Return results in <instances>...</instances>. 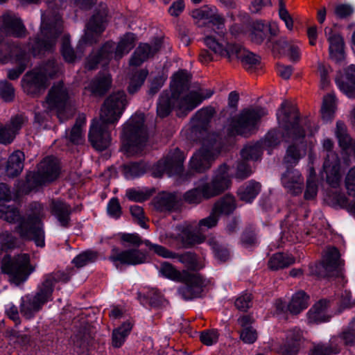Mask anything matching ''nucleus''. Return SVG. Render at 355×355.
I'll return each instance as SVG.
<instances>
[{
    "label": "nucleus",
    "mask_w": 355,
    "mask_h": 355,
    "mask_svg": "<svg viewBox=\"0 0 355 355\" xmlns=\"http://www.w3.org/2000/svg\"><path fill=\"white\" fill-rule=\"evenodd\" d=\"M127 105L123 91L113 92L105 100L100 117L92 121L89 132V140L95 149L103 150L109 147L111 144L109 127L118 122Z\"/></svg>",
    "instance_id": "f257e3e1"
},
{
    "label": "nucleus",
    "mask_w": 355,
    "mask_h": 355,
    "mask_svg": "<svg viewBox=\"0 0 355 355\" xmlns=\"http://www.w3.org/2000/svg\"><path fill=\"white\" fill-rule=\"evenodd\" d=\"M277 118L284 132L275 130L269 131L261 141L263 146L273 148L279 145L282 139L297 141L304 137L305 130L300 124L299 114L295 108L288 107V103H282L277 110Z\"/></svg>",
    "instance_id": "f03ea898"
},
{
    "label": "nucleus",
    "mask_w": 355,
    "mask_h": 355,
    "mask_svg": "<svg viewBox=\"0 0 355 355\" xmlns=\"http://www.w3.org/2000/svg\"><path fill=\"white\" fill-rule=\"evenodd\" d=\"M218 219V214L213 209L209 216L199 221L198 227L195 222L176 226L166 233L165 238L168 239L169 245L178 249L189 248L202 243L205 237L199 231L215 227Z\"/></svg>",
    "instance_id": "7ed1b4c3"
},
{
    "label": "nucleus",
    "mask_w": 355,
    "mask_h": 355,
    "mask_svg": "<svg viewBox=\"0 0 355 355\" xmlns=\"http://www.w3.org/2000/svg\"><path fill=\"white\" fill-rule=\"evenodd\" d=\"M213 94L212 90L201 87L196 91H191L180 98H177L175 92H164L157 102V115L162 118L166 117L170 114L172 107H175L178 116H185L188 112L196 107L203 100L210 98Z\"/></svg>",
    "instance_id": "20e7f679"
},
{
    "label": "nucleus",
    "mask_w": 355,
    "mask_h": 355,
    "mask_svg": "<svg viewBox=\"0 0 355 355\" xmlns=\"http://www.w3.org/2000/svg\"><path fill=\"white\" fill-rule=\"evenodd\" d=\"M72 270L67 272L57 271L46 275L34 296H26L22 299L21 313L27 319L32 318L47 302L52 300L53 287L57 282L66 283L70 279Z\"/></svg>",
    "instance_id": "39448f33"
},
{
    "label": "nucleus",
    "mask_w": 355,
    "mask_h": 355,
    "mask_svg": "<svg viewBox=\"0 0 355 355\" xmlns=\"http://www.w3.org/2000/svg\"><path fill=\"white\" fill-rule=\"evenodd\" d=\"M63 31L62 21L58 14L47 12L42 15L40 32L28 48L34 57L42 56L55 49L58 37Z\"/></svg>",
    "instance_id": "423d86ee"
},
{
    "label": "nucleus",
    "mask_w": 355,
    "mask_h": 355,
    "mask_svg": "<svg viewBox=\"0 0 355 355\" xmlns=\"http://www.w3.org/2000/svg\"><path fill=\"white\" fill-rule=\"evenodd\" d=\"M228 171L229 168L226 164L221 165L210 182L201 180L196 188L187 191L183 196L184 201L189 204L198 205L204 199H209L224 192L231 185Z\"/></svg>",
    "instance_id": "0eeeda50"
},
{
    "label": "nucleus",
    "mask_w": 355,
    "mask_h": 355,
    "mask_svg": "<svg viewBox=\"0 0 355 355\" xmlns=\"http://www.w3.org/2000/svg\"><path fill=\"white\" fill-rule=\"evenodd\" d=\"M158 271L167 279L184 283V285L178 288V293L183 299L189 300L200 297L205 283L200 274L191 273L186 270H178L166 261L161 263Z\"/></svg>",
    "instance_id": "6e6552de"
},
{
    "label": "nucleus",
    "mask_w": 355,
    "mask_h": 355,
    "mask_svg": "<svg viewBox=\"0 0 355 355\" xmlns=\"http://www.w3.org/2000/svg\"><path fill=\"white\" fill-rule=\"evenodd\" d=\"M121 139L123 150L128 156L142 155L146 152L148 133L144 114H135L123 125Z\"/></svg>",
    "instance_id": "1a4fd4ad"
},
{
    "label": "nucleus",
    "mask_w": 355,
    "mask_h": 355,
    "mask_svg": "<svg viewBox=\"0 0 355 355\" xmlns=\"http://www.w3.org/2000/svg\"><path fill=\"white\" fill-rule=\"evenodd\" d=\"M135 35L133 33L125 34L116 46L113 42H106L100 50L92 52L88 57L85 67L93 70L97 67L98 64L107 65L112 58L116 60L121 58L135 46Z\"/></svg>",
    "instance_id": "9d476101"
},
{
    "label": "nucleus",
    "mask_w": 355,
    "mask_h": 355,
    "mask_svg": "<svg viewBox=\"0 0 355 355\" xmlns=\"http://www.w3.org/2000/svg\"><path fill=\"white\" fill-rule=\"evenodd\" d=\"M204 38L205 44L216 54L227 57L230 60L234 57L239 59L243 66L250 70L259 64V57L248 51L239 44H230L227 42H220L213 35L207 34Z\"/></svg>",
    "instance_id": "9b49d317"
},
{
    "label": "nucleus",
    "mask_w": 355,
    "mask_h": 355,
    "mask_svg": "<svg viewBox=\"0 0 355 355\" xmlns=\"http://www.w3.org/2000/svg\"><path fill=\"white\" fill-rule=\"evenodd\" d=\"M46 214L43 205L33 202L30 205V213L26 220H20L16 231L24 239L33 240L38 247H44V232L42 227L41 220Z\"/></svg>",
    "instance_id": "f8f14e48"
},
{
    "label": "nucleus",
    "mask_w": 355,
    "mask_h": 355,
    "mask_svg": "<svg viewBox=\"0 0 355 355\" xmlns=\"http://www.w3.org/2000/svg\"><path fill=\"white\" fill-rule=\"evenodd\" d=\"M44 106L49 110H55L61 122L72 117L76 111L71 94L62 82L52 86L46 97Z\"/></svg>",
    "instance_id": "ddd939ff"
},
{
    "label": "nucleus",
    "mask_w": 355,
    "mask_h": 355,
    "mask_svg": "<svg viewBox=\"0 0 355 355\" xmlns=\"http://www.w3.org/2000/svg\"><path fill=\"white\" fill-rule=\"evenodd\" d=\"M58 70L55 62L50 60L42 68L27 73L21 81L24 91L28 94L37 95L46 88L49 78H52Z\"/></svg>",
    "instance_id": "4468645a"
},
{
    "label": "nucleus",
    "mask_w": 355,
    "mask_h": 355,
    "mask_svg": "<svg viewBox=\"0 0 355 355\" xmlns=\"http://www.w3.org/2000/svg\"><path fill=\"white\" fill-rule=\"evenodd\" d=\"M60 172L58 160L53 157H44L37 165L36 172H29L26 175L28 187L34 188L56 180Z\"/></svg>",
    "instance_id": "2eb2a0df"
},
{
    "label": "nucleus",
    "mask_w": 355,
    "mask_h": 355,
    "mask_svg": "<svg viewBox=\"0 0 355 355\" xmlns=\"http://www.w3.org/2000/svg\"><path fill=\"white\" fill-rule=\"evenodd\" d=\"M30 257L28 254H19L13 259L4 257L1 263V270L7 274L10 282L19 284L28 278L33 270L29 264Z\"/></svg>",
    "instance_id": "dca6fc26"
},
{
    "label": "nucleus",
    "mask_w": 355,
    "mask_h": 355,
    "mask_svg": "<svg viewBox=\"0 0 355 355\" xmlns=\"http://www.w3.org/2000/svg\"><path fill=\"white\" fill-rule=\"evenodd\" d=\"M267 114L262 107L250 108L243 110L230 124V133L248 137L254 130L260 119Z\"/></svg>",
    "instance_id": "f3484780"
},
{
    "label": "nucleus",
    "mask_w": 355,
    "mask_h": 355,
    "mask_svg": "<svg viewBox=\"0 0 355 355\" xmlns=\"http://www.w3.org/2000/svg\"><path fill=\"white\" fill-rule=\"evenodd\" d=\"M26 49V46L1 44L0 40V61L5 62L8 58H10L15 59L18 65L16 69L8 71V77L9 79H17L26 69L29 62V55Z\"/></svg>",
    "instance_id": "a211bd4d"
},
{
    "label": "nucleus",
    "mask_w": 355,
    "mask_h": 355,
    "mask_svg": "<svg viewBox=\"0 0 355 355\" xmlns=\"http://www.w3.org/2000/svg\"><path fill=\"white\" fill-rule=\"evenodd\" d=\"M323 151L325 157L323 163V171L326 174L327 182L333 187H336L341 179L340 160L334 149V142L327 138L322 141Z\"/></svg>",
    "instance_id": "6ab92c4d"
},
{
    "label": "nucleus",
    "mask_w": 355,
    "mask_h": 355,
    "mask_svg": "<svg viewBox=\"0 0 355 355\" xmlns=\"http://www.w3.org/2000/svg\"><path fill=\"white\" fill-rule=\"evenodd\" d=\"M191 16L198 26L211 24L217 30V34L223 37L225 32V18L214 6H203L191 12Z\"/></svg>",
    "instance_id": "aec40b11"
},
{
    "label": "nucleus",
    "mask_w": 355,
    "mask_h": 355,
    "mask_svg": "<svg viewBox=\"0 0 355 355\" xmlns=\"http://www.w3.org/2000/svg\"><path fill=\"white\" fill-rule=\"evenodd\" d=\"M107 14L106 4L101 3L98 10L87 24L85 33L82 39L83 42L92 45L98 42L101 34L105 29Z\"/></svg>",
    "instance_id": "412c9836"
},
{
    "label": "nucleus",
    "mask_w": 355,
    "mask_h": 355,
    "mask_svg": "<svg viewBox=\"0 0 355 355\" xmlns=\"http://www.w3.org/2000/svg\"><path fill=\"white\" fill-rule=\"evenodd\" d=\"M184 157L178 149L168 154L164 159H160L153 168V175L159 178L164 173L171 176L182 171Z\"/></svg>",
    "instance_id": "4be33fe9"
},
{
    "label": "nucleus",
    "mask_w": 355,
    "mask_h": 355,
    "mask_svg": "<svg viewBox=\"0 0 355 355\" xmlns=\"http://www.w3.org/2000/svg\"><path fill=\"white\" fill-rule=\"evenodd\" d=\"M26 28L22 20L12 11H6L0 15V33L5 36L24 37Z\"/></svg>",
    "instance_id": "5701e85b"
},
{
    "label": "nucleus",
    "mask_w": 355,
    "mask_h": 355,
    "mask_svg": "<svg viewBox=\"0 0 355 355\" xmlns=\"http://www.w3.org/2000/svg\"><path fill=\"white\" fill-rule=\"evenodd\" d=\"M108 259L119 268V265H138L146 262V255L138 249L121 250L112 248Z\"/></svg>",
    "instance_id": "b1692460"
},
{
    "label": "nucleus",
    "mask_w": 355,
    "mask_h": 355,
    "mask_svg": "<svg viewBox=\"0 0 355 355\" xmlns=\"http://www.w3.org/2000/svg\"><path fill=\"white\" fill-rule=\"evenodd\" d=\"M340 253L334 247L328 248L322 261L317 266L319 276H339L341 274L343 261L340 259Z\"/></svg>",
    "instance_id": "393cba45"
},
{
    "label": "nucleus",
    "mask_w": 355,
    "mask_h": 355,
    "mask_svg": "<svg viewBox=\"0 0 355 355\" xmlns=\"http://www.w3.org/2000/svg\"><path fill=\"white\" fill-rule=\"evenodd\" d=\"M27 122L28 119L24 114L12 116L5 124L0 122V144L8 145L12 143L19 130Z\"/></svg>",
    "instance_id": "a878e982"
},
{
    "label": "nucleus",
    "mask_w": 355,
    "mask_h": 355,
    "mask_svg": "<svg viewBox=\"0 0 355 355\" xmlns=\"http://www.w3.org/2000/svg\"><path fill=\"white\" fill-rule=\"evenodd\" d=\"M216 140L211 146H207L204 141L203 146L196 153L191 159L190 166L194 171L202 173L211 167L214 157L218 153Z\"/></svg>",
    "instance_id": "bb28decb"
},
{
    "label": "nucleus",
    "mask_w": 355,
    "mask_h": 355,
    "mask_svg": "<svg viewBox=\"0 0 355 355\" xmlns=\"http://www.w3.org/2000/svg\"><path fill=\"white\" fill-rule=\"evenodd\" d=\"M237 324L239 327L238 333L240 340L245 344H254L259 338L257 330L253 327L255 320L251 315H242L238 318Z\"/></svg>",
    "instance_id": "cd10ccee"
},
{
    "label": "nucleus",
    "mask_w": 355,
    "mask_h": 355,
    "mask_svg": "<svg viewBox=\"0 0 355 355\" xmlns=\"http://www.w3.org/2000/svg\"><path fill=\"white\" fill-rule=\"evenodd\" d=\"M324 34L329 43L330 58L336 62L342 61L345 58L344 40L343 37L337 33H334L332 28L326 27Z\"/></svg>",
    "instance_id": "c85d7f7f"
},
{
    "label": "nucleus",
    "mask_w": 355,
    "mask_h": 355,
    "mask_svg": "<svg viewBox=\"0 0 355 355\" xmlns=\"http://www.w3.org/2000/svg\"><path fill=\"white\" fill-rule=\"evenodd\" d=\"M304 341L303 331L297 327L290 329L280 351L284 355H296Z\"/></svg>",
    "instance_id": "c756f323"
},
{
    "label": "nucleus",
    "mask_w": 355,
    "mask_h": 355,
    "mask_svg": "<svg viewBox=\"0 0 355 355\" xmlns=\"http://www.w3.org/2000/svg\"><path fill=\"white\" fill-rule=\"evenodd\" d=\"M51 213L55 216L59 225L67 228L70 226L71 214L72 209L71 206L60 200H52L49 205Z\"/></svg>",
    "instance_id": "7c9ffc66"
},
{
    "label": "nucleus",
    "mask_w": 355,
    "mask_h": 355,
    "mask_svg": "<svg viewBox=\"0 0 355 355\" xmlns=\"http://www.w3.org/2000/svg\"><path fill=\"white\" fill-rule=\"evenodd\" d=\"M180 197L175 193L162 192L153 199V206L159 212H171L179 208Z\"/></svg>",
    "instance_id": "2f4dec72"
},
{
    "label": "nucleus",
    "mask_w": 355,
    "mask_h": 355,
    "mask_svg": "<svg viewBox=\"0 0 355 355\" xmlns=\"http://www.w3.org/2000/svg\"><path fill=\"white\" fill-rule=\"evenodd\" d=\"M282 183L288 192L298 195L302 193L304 179L299 171L287 170L282 177Z\"/></svg>",
    "instance_id": "473e14b6"
},
{
    "label": "nucleus",
    "mask_w": 355,
    "mask_h": 355,
    "mask_svg": "<svg viewBox=\"0 0 355 355\" xmlns=\"http://www.w3.org/2000/svg\"><path fill=\"white\" fill-rule=\"evenodd\" d=\"M159 49V44H155L150 46L148 44H140L134 52L130 60V65L139 66L148 58L153 56Z\"/></svg>",
    "instance_id": "72a5a7b5"
},
{
    "label": "nucleus",
    "mask_w": 355,
    "mask_h": 355,
    "mask_svg": "<svg viewBox=\"0 0 355 355\" xmlns=\"http://www.w3.org/2000/svg\"><path fill=\"white\" fill-rule=\"evenodd\" d=\"M112 78L108 73H99L89 83L88 87L95 96L104 95L111 87Z\"/></svg>",
    "instance_id": "f704fd0d"
},
{
    "label": "nucleus",
    "mask_w": 355,
    "mask_h": 355,
    "mask_svg": "<svg viewBox=\"0 0 355 355\" xmlns=\"http://www.w3.org/2000/svg\"><path fill=\"white\" fill-rule=\"evenodd\" d=\"M25 155L21 150L14 151L8 157L6 167L7 175L9 177H16L19 175L24 165Z\"/></svg>",
    "instance_id": "c9c22d12"
},
{
    "label": "nucleus",
    "mask_w": 355,
    "mask_h": 355,
    "mask_svg": "<svg viewBox=\"0 0 355 355\" xmlns=\"http://www.w3.org/2000/svg\"><path fill=\"white\" fill-rule=\"evenodd\" d=\"M261 189V185L259 182L250 180L239 188L237 194L241 200L251 202L259 193Z\"/></svg>",
    "instance_id": "e433bc0d"
},
{
    "label": "nucleus",
    "mask_w": 355,
    "mask_h": 355,
    "mask_svg": "<svg viewBox=\"0 0 355 355\" xmlns=\"http://www.w3.org/2000/svg\"><path fill=\"white\" fill-rule=\"evenodd\" d=\"M336 135L340 148L344 150L352 153L355 156V141L348 135L346 125L341 121L336 123Z\"/></svg>",
    "instance_id": "4c0bfd02"
},
{
    "label": "nucleus",
    "mask_w": 355,
    "mask_h": 355,
    "mask_svg": "<svg viewBox=\"0 0 355 355\" xmlns=\"http://www.w3.org/2000/svg\"><path fill=\"white\" fill-rule=\"evenodd\" d=\"M175 259L182 263L187 268L186 270L198 271L204 267L202 261L200 258L191 252H186L182 254L176 253Z\"/></svg>",
    "instance_id": "58836bf2"
},
{
    "label": "nucleus",
    "mask_w": 355,
    "mask_h": 355,
    "mask_svg": "<svg viewBox=\"0 0 355 355\" xmlns=\"http://www.w3.org/2000/svg\"><path fill=\"white\" fill-rule=\"evenodd\" d=\"M338 88L349 97L355 96V67H350L347 71L346 81L336 78Z\"/></svg>",
    "instance_id": "ea45409f"
},
{
    "label": "nucleus",
    "mask_w": 355,
    "mask_h": 355,
    "mask_svg": "<svg viewBox=\"0 0 355 355\" xmlns=\"http://www.w3.org/2000/svg\"><path fill=\"white\" fill-rule=\"evenodd\" d=\"M309 297L304 292L299 291L295 293L288 304V311L291 314L297 315L309 306Z\"/></svg>",
    "instance_id": "a19ab883"
},
{
    "label": "nucleus",
    "mask_w": 355,
    "mask_h": 355,
    "mask_svg": "<svg viewBox=\"0 0 355 355\" xmlns=\"http://www.w3.org/2000/svg\"><path fill=\"white\" fill-rule=\"evenodd\" d=\"M295 263V258L288 254L276 253L268 261V267L271 270H279L287 268Z\"/></svg>",
    "instance_id": "79ce46f5"
},
{
    "label": "nucleus",
    "mask_w": 355,
    "mask_h": 355,
    "mask_svg": "<svg viewBox=\"0 0 355 355\" xmlns=\"http://www.w3.org/2000/svg\"><path fill=\"white\" fill-rule=\"evenodd\" d=\"M326 308L325 300H320L314 304L307 313L309 322L319 323L327 321Z\"/></svg>",
    "instance_id": "37998d69"
},
{
    "label": "nucleus",
    "mask_w": 355,
    "mask_h": 355,
    "mask_svg": "<svg viewBox=\"0 0 355 355\" xmlns=\"http://www.w3.org/2000/svg\"><path fill=\"white\" fill-rule=\"evenodd\" d=\"M306 154V150L301 149L297 145H290L284 157V162L288 167L296 165Z\"/></svg>",
    "instance_id": "c03bdc74"
},
{
    "label": "nucleus",
    "mask_w": 355,
    "mask_h": 355,
    "mask_svg": "<svg viewBox=\"0 0 355 355\" xmlns=\"http://www.w3.org/2000/svg\"><path fill=\"white\" fill-rule=\"evenodd\" d=\"M268 26L262 21H255L251 25L250 39L252 42L260 44L267 36Z\"/></svg>",
    "instance_id": "a18cd8bd"
},
{
    "label": "nucleus",
    "mask_w": 355,
    "mask_h": 355,
    "mask_svg": "<svg viewBox=\"0 0 355 355\" xmlns=\"http://www.w3.org/2000/svg\"><path fill=\"white\" fill-rule=\"evenodd\" d=\"M214 114V110L211 107H205L198 110L192 118L191 123L195 129L205 128L210 121Z\"/></svg>",
    "instance_id": "49530a36"
},
{
    "label": "nucleus",
    "mask_w": 355,
    "mask_h": 355,
    "mask_svg": "<svg viewBox=\"0 0 355 355\" xmlns=\"http://www.w3.org/2000/svg\"><path fill=\"white\" fill-rule=\"evenodd\" d=\"M132 327V324L130 322H125L119 327L114 329L112 332V345L114 347L119 348L123 344Z\"/></svg>",
    "instance_id": "de8ad7c7"
},
{
    "label": "nucleus",
    "mask_w": 355,
    "mask_h": 355,
    "mask_svg": "<svg viewBox=\"0 0 355 355\" xmlns=\"http://www.w3.org/2000/svg\"><path fill=\"white\" fill-rule=\"evenodd\" d=\"M336 111V98L334 94H329L323 98L321 107V115L324 121H328L333 119Z\"/></svg>",
    "instance_id": "09e8293b"
},
{
    "label": "nucleus",
    "mask_w": 355,
    "mask_h": 355,
    "mask_svg": "<svg viewBox=\"0 0 355 355\" xmlns=\"http://www.w3.org/2000/svg\"><path fill=\"white\" fill-rule=\"evenodd\" d=\"M236 208L235 199L232 196L227 195L218 201L214 207V210L218 214H230Z\"/></svg>",
    "instance_id": "8fccbe9b"
},
{
    "label": "nucleus",
    "mask_w": 355,
    "mask_h": 355,
    "mask_svg": "<svg viewBox=\"0 0 355 355\" xmlns=\"http://www.w3.org/2000/svg\"><path fill=\"white\" fill-rule=\"evenodd\" d=\"M340 352L337 344L331 341L329 344H315L309 349V355H332Z\"/></svg>",
    "instance_id": "3c124183"
},
{
    "label": "nucleus",
    "mask_w": 355,
    "mask_h": 355,
    "mask_svg": "<svg viewBox=\"0 0 355 355\" xmlns=\"http://www.w3.org/2000/svg\"><path fill=\"white\" fill-rule=\"evenodd\" d=\"M262 143L249 144L241 151V155L244 160H257L262 153Z\"/></svg>",
    "instance_id": "603ef678"
},
{
    "label": "nucleus",
    "mask_w": 355,
    "mask_h": 355,
    "mask_svg": "<svg viewBox=\"0 0 355 355\" xmlns=\"http://www.w3.org/2000/svg\"><path fill=\"white\" fill-rule=\"evenodd\" d=\"M0 218L14 223L21 218L19 210L15 206L0 205Z\"/></svg>",
    "instance_id": "864d4df0"
},
{
    "label": "nucleus",
    "mask_w": 355,
    "mask_h": 355,
    "mask_svg": "<svg viewBox=\"0 0 355 355\" xmlns=\"http://www.w3.org/2000/svg\"><path fill=\"white\" fill-rule=\"evenodd\" d=\"M148 75L146 70L142 69L137 71L131 78L130 85L128 86V92L130 94H134L138 91L141 86L144 84Z\"/></svg>",
    "instance_id": "5fc2aeb1"
},
{
    "label": "nucleus",
    "mask_w": 355,
    "mask_h": 355,
    "mask_svg": "<svg viewBox=\"0 0 355 355\" xmlns=\"http://www.w3.org/2000/svg\"><path fill=\"white\" fill-rule=\"evenodd\" d=\"M61 53L67 62H73L77 59L78 55L69 44V36L64 35L62 40Z\"/></svg>",
    "instance_id": "6e6d98bb"
},
{
    "label": "nucleus",
    "mask_w": 355,
    "mask_h": 355,
    "mask_svg": "<svg viewBox=\"0 0 355 355\" xmlns=\"http://www.w3.org/2000/svg\"><path fill=\"white\" fill-rule=\"evenodd\" d=\"M125 175L127 178H135L144 174L147 166L144 163H131L125 166Z\"/></svg>",
    "instance_id": "4d7b16f0"
},
{
    "label": "nucleus",
    "mask_w": 355,
    "mask_h": 355,
    "mask_svg": "<svg viewBox=\"0 0 355 355\" xmlns=\"http://www.w3.org/2000/svg\"><path fill=\"white\" fill-rule=\"evenodd\" d=\"M97 258V254L92 251H85L77 255L72 261V263L77 268H82L87 264L94 262Z\"/></svg>",
    "instance_id": "13d9d810"
},
{
    "label": "nucleus",
    "mask_w": 355,
    "mask_h": 355,
    "mask_svg": "<svg viewBox=\"0 0 355 355\" xmlns=\"http://www.w3.org/2000/svg\"><path fill=\"white\" fill-rule=\"evenodd\" d=\"M144 243L147 247H148V248L150 250H153L157 255H159L163 258L175 259L176 253L168 250L166 248H165L162 245H157V244H153L148 240L144 241Z\"/></svg>",
    "instance_id": "bf43d9fd"
},
{
    "label": "nucleus",
    "mask_w": 355,
    "mask_h": 355,
    "mask_svg": "<svg viewBox=\"0 0 355 355\" xmlns=\"http://www.w3.org/2000/svg\"><path fill=\"white\" fill-rule=\"evenodd\" d=\"M280 42L286 47V55L292 62H298L300 59L301 52L300 46L295 42H287L284 38L280 39Z\"/></svg>",
    "instance_id": "052dcab7"
},
{
    "label": "nucleus",
    "mask_w": 355,
    "mask_h": 355,
    "mask_svg": "<svg viewBox=\"0 0 355 355\" xmlns=\"http://www.w3.org/2000/svg\"><path fill=\"white\" fill-rule=\"evenodd\" d=\"M190 78V74L184 70L179 71L175 73L173 76V85L175 87L176 91L182 89L186 87Z\"/></svg>",
    "instance_id": "680f3d73"
},
{
    "label": "nucleus",
    "mask_w": 355,
    "mask_h": 355,
    "mask_svg": "<svg viewBox=\"0 0 355 355\" xmlns=\"http://www.w3.org/2000/svg\"><path fill=\"white\" fill-rule=\"evenodd\" d=\"M150 195V192L135 189H130L126 191L127 198L135 202H144L148 199Z\"/></svg>",
    "instance_id": "e2e57ef3"
},
{
    "label": "nucleus",
    "mask_w": 355,
    "mask_h": 355,
    "mask_svg": "<svg viewBox=\"0 0 355 355\" xmlns=\"http://www.w3.org/2000/svg\"><path fill=\"white\" fill-rule=\"evenodd\" d=\"M209 245L213 250L216 259L220 261H225L229 258V251L224 246L220 245L216 241L211 240Z\"/></svg>",
    "instance_id": "0e129e2a"
},
{
    "label": "nucleus",
    "mask_w": 355,
    "mask_h": 355,
    "mask_svg": "<svg viewBox=\"0 0 355 355\" xmlns=\"http://www.w3.org/2000/svg\"><path fill=\"white\" fill-rule=\"evenodd\" d=\"M242 244L245 247H249L256 244L257 237L255 228L252 225L247 227L241 236Z\"/></svg>",
    "instance_id": "69168bd1"
},
{
    "label": "nucleus",
    "mask_w": 355,
    "mask_h": 355,
    "mask_svg": "<svg viewBox=\"0 0 355 355\" xmlns=\"http://www.w3.org/2000/svg\"><path fill=\"white\" fill-rule=\"evenodd\" d=\"M0 96L6 102H10L14 98V88L12 85L6 80L0 83Z\"/></svg>",
    "instance_id": "338daca9"
},
{
    "label": "nucleus",
    "mask_w": 355,
    "mask_h": 355,
    "mask_svg": "<svg viewBox=\"0 0 355 355\" xmlns=\"http://www.w3.org/2000/svg\"><path fill=\"white\" fill-rule=\"evenodd\" d=\"M345 184L347 193L355 196V167L351 168L346 174L345 179Z\"/></svg>",
    "instance_id": "774afa93"
}]
</instances>
